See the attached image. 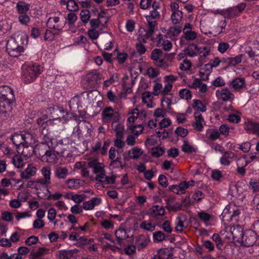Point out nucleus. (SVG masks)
Returning a JSON list of instances; mask_svg holds the SVG:
<instances>
[{
  "mask_svg": "<svg viewBox=\"0 0 259 259\" xmlns=\"http://www.w3.org/2000/svg\"><path fill=\"white\" fill-rule=\"evenodd\" d=\"M27 40L25 35L21 33H16L7 40L6 49L10 56L17 57L24 52V45Z\"/></svg>",
  "mask_w": 259,
  "mask_h": 259,
  "instance_id": "f257e3e1",
  "label": "nucleus"
},
{
  "mask_svg": "<svg viewBox=\"0 0 259 259\" xmlns=\"http://www.w3.org/2000/svg\"><path fill=\"white\" fill-rule=\"evenodd\" d=\"M15 101L13 90L9 86L0 87V115L4 117L11 111Z\"/></svg>",
  "mask_w": 259,
  "mask_h": 259,
  "instance_id": "f03ea898",
  "label": "nucleus"
},
{
  "mask_svg": "<svg viewBox=\"0 0 259 259\" xmlns=\"http://www.w3.org/2000/svg\"><path fill=\"white\" fill-rule=\"evenodd\" d=\"M88 166L93 169V172L96 175V181L106 184H113L115 183L116 176H107L105 175L103 163L99 162L96 159L89 160Z\"/></svg>",
  "mask_w": 259,
  "mask_h": 259,
  "instance_id": "7ed1b4c3",
  "label": "nucleus"
},
{
  "mask_svg": "<svg viewBox=\"0 0 259 259\" xmlns=\"http://www.w3.org/2000/svg\"><path fill=\"white\" fill-rule=\"evenodd\" d=\"M42 69L41 66L37 64L32 65H23L22 66V80L26 83L34 81L42 71Z\"/></svg>",
  "mask_w": 259,
  "mask_h": 259,
  "instance_id": "20e7f679",
  "label": "nucleus"
},
{
  "mask_svg": "<svg viewBox=\"0 0 259 259\" xmlns=\"http://www.w3.org/2000/svg\"><path fill=\"white\" fill-rule=\"evenodd\" d=\"M53 142H54V137L51 133L44 134L42 132V136L41 141L35 147V152L39 155L40 158L51 149H52Z\"/></svg>",
  "mask_w": 259,
  "mask_h": 259,
  "instance_id": "39448f33",
  "label": "nucleus"
},
{
  "mask_svg": "<svg viewBox=\"0 0 259 259\" xmlns=\"http://www.w3.org/2000/svg\"><path fill=\"white\" fill-rule=\"evenodd\" d=\"M242 210V209L241 206H237L233 203H230L224 209L221 217L224 221L238 222Z\"/></svg>",
  "mask_w": 259,
  "mask_h": 259,
  "instance_id": "423d86ee",
  "label": "nucleus"
},
{
  "mask_svg": "<svg viewBox=\"0 0 259 259\" xmlns=\"http://www.w3.org/2000/svg\"><path fill=\"white\" fill-rule=\"evenodd\" d=\"M13 143L16 146L17 149L25 143L31 144L34 141V138L31 133L25 132L23 134H14L11 136Z\"/></svg>",
  "mask_w": 259,
  "mask_h": 259,
  "instance_id": "0eeeda50",
  "label": "nucleus"
},
{
  "mask_svg": "<svg viewBox=\"0 0 259 259\" xmlns=\"http://www.w3.org/2000/svg\"><path fill=\"white\" fill-rule=\"evenodd\" d=\"M164 54L158 49H154L151 54V58L155 64L160 68L166 69L170 65V63L164 58Z\"/></svg>",
  "mask_w": 259,
  "mask_h": 259,
  "instance_id": "6e6552de",
  "label": "nucleus"
},
{
  "mask_svg": "<svg viewBox=\"0 0 259 259\" xmlns=\"http://www.w3.org/2000/svg\"><path fill=\"white\" fill-rule=\"evenodd\" d=\"M227 232V237L234 241L240 243L244 235L243 229L238 225L228 227L226 228Z\"/></svg>",
  "mask_w": 259,
  "mask_h": 259,
  "instance_id": "1a4fd4ad",
  "label": "nucleus"
},
{
  "mask_svg": "<svg viewBox=\"0 0 259 259\" xmlns=\"http://www.w3.org/2000/svg\"><path fill=\"white\" fill-rule=\"evenodd\" d=\"M223 110L228 114L227 120L232 123H237L241 121V113L232 105L225 106Z\"/></svg>",
  "mask_w": 259,
  "mask_h": 259,
  "instance_id": "9d476101",
  "label": "nucleus"
},
{
  "mask_svg": "<svg viewBox=\"0 0 259 259\" xmlns=\"http://www.w3.org/2000/svg\"><path fill=\"white\" fill-rule=\"evenodd\" d=\"M102 119L104 122L109 123L117 122L119 120V115L118 112L115 111L110 107H105L102 112Z\"/></svg>",
  "mask_w": 259,
  "mask_h": 259,
  "instance_id": "9b49d317",
  "label": "nucleus"
},
{
  "mask_svg": "<svg viewBox=\"0 0 259 259\" xmlns=\"http://www.w3.org/2000/svg\"><path fill=\"white\" fill-rule=\"evenodd\" d=\"M170 9L171 12V21L174 24L180 23L183 18V13L179 10V6L176 2H171L170 4Z\"/></svg>",
  "mask_w": 259,
  "mask_h": 259,
  "instance_id": "f8f14e48",
  "label": "nucleus"
},
{
  "mask_svg": "<svg viewBox=\"0 0 259 259\" xmlns=\"http://www.w3.org/2000/svg\"><path fill=\"white\" fill-rule=\"evenodd\" d=\"M256 242V234L252 230H248L244 232L240 243L245 246H251Z\"/></svg>",
  "mask_w": 259,
  "mask_h": 259,
  "instance_id": "ddd939ff",
  "label": "nucleus"
},
{
  "mask_svg": "<svg viewBox=\"0 0 259 259\" xmlns=\"http://www.w3.org/2000/svg\"><path fill=\"white\" fill-rule=\"evenodd\" d=\"M54 141L55 142H53L52 149L57 153L59 154L61 156L62 155L68 148V139H64L57 141L56 139L54 138Z\"/></svg>",
  "mask_w": 259,
  "mask_h": 259,
  "instance_id": "4468645a",
  "label": "nucleus"
},
{
  "mask_svg": "<svg viewBox=\"0 0 259 259\" xmlns=\"http://www.w3.org/2000/svg\"><path fill=\"white\" fill-rule=\"evenodd\" d=\"M215 95L220 100L225 102L232 101L235 98L234 94L227 88L218 90L215 92Z\"/></svg>",
  "mask_w": 259,
  "mask_h": 259,
  "instance_id": "2eb2a0df",
  "label": "nucleus"
},
{
  "mask_svg": "<svg viewBox=\"0 0 259 259\" xmlns=\"http://www.w3.org/2000/svg\"><path fill=\"white\" fill-rule=\"evenodd\" d=\"M189 87L198 90V94L201 97H205L208 91L207 85L205 83H202L198 78H195L193 82L189 84Z\"/></svg>",
  "mask_w": 259,
  "mask_h": 259,
  "instance_id": "dca6fc26",
  "label": "nucleus"
},
{
  "mask_svg": "<svg viewBox=\"0 0 259 259\" xmlns=\"http://www.w3.org/2000/svg\"><path fill=\"white\" fill-rule=\"evenodd\" d=\"M65 25L63 21L60 20L59 17L54 16L49 18L47 22V26L50 29H54L57 30L62 29Z\"/></svg>",
  "mask_w": 259,
  "mask_h": 259,
  "instance_id": "f3484780",
  "label": "nucleus"
},
{
  "mask_svg": "<svg viewBox=\"0 0 259 259\" xmlns=\"http://www.w3.org/2000/svg\"><path fill=\"white\" fill-rule=\"evenodd\" d=\"M192 26L189 23H186L183 29V35L181 37V41L183 38L191 41L193 40L197 37V33L192 30Z\"/></svg>",
  "mask_w": 259,
  "mask_h": 259,
  "instance_id": "a211bd4d",
  "label": "nucleus"
},
{
  "mask_svg": "<svg viewBox=\"0 0 259 259\" xmlns=\"http://www.w3.org/2000/svg\"><path fill=\"white\" fill-rule=\"evenodd\" d=\"M37 168L32 164H28L27 167L20 171V175L22 179L28 180L35 176L36 174Z\"/></svg>",
  "mask_w": 259,
  "mask_h": 259,
  "instance_id": "6ab92c4d",
  "label": "nucleus"
},
{
  "mask_svg": "<svg viewBox=\"0 0 259 259\" xmlns=\"http://www.w3.org/2000/svg\"><path fill=\"white\" fill-rule=\"evenodd\" d=\"M234 158H237L236 154L230 151H225L222 154V156L220 159V162L222 165L228 166L232 162Z\"/></svg>",
  "mask_w": 259,
  "mask_h": 259,
  "instance_id": "aec40b11",
  "label": "nucleus"
},
{
  "mask_svg": "<svg viewBox=\"0 0 259 259\" xmlns=\"http://www.w3.org/2000/svg\"><path fill=\"white\" fill-rule=\"evenodd\" d=\"M130 230L123 228H119L115 231V235L117 238V244L121 247H123L124 246L122 241L130 237Z\"/></svg>",
  "mask_w": 259,
  "mask_h": 259,
  "instance_id": "412c9836",
  "label": "nucleus"
},
{
  "mask_svg": "<svg viewBox=\"0 0 259 259\" xmlns=\"http://www.w3.org/2000/svg\"><path fill=\"white\" fill-rule=\"evenodd\" d=\"M78 250L77 249L68 250H61L57 252V255L59 259H71L77 256Z\"/></svg>",
  "mask_w": 259,
  "mask_h": 259,
  "instance_id": "4be33fe9",
  "label": "nucleus"
},
{
  "mask_svg": "<svg viewBox=\"0 0 259 259\" xmlns=\"http://www.w3.org/2000/svg\"><path fill=\"white\" fill-rule=\"evenodd\" d=\"M195 121L192 123L194 128L198 132L202 131L205 122L200 113L195 112L194 114Z\"/></svg>",
  "mask_w": 259,
  "mask_h": 259,
  "instance_id": "5701e85b",
  "label": "nucleus"
},
{
  "mask_svg": "<svg viewBox=\"0 0 259 259\" xmlns=\"http://www.w3.org/2000/svg\"><path fill=\"white\" fill-rule=\"evenodd\" d=\"M61 155L57 153L53 149L50 150L44 156L40 159L41 161L51 163H55L58 161V157Z\"/></svg>",
  "mask_w": 259,
  "mask_h": 259,
  "instance_id": "b1692460",
  "label": "nucleus"
},
{
  "mask_svg": "<svg viewBox=\"0 0 259 259\" xmlns=\"http://www.w3.org/2000/svg\"><path fill=\"white\" fill-rule=\"evenodd\" d=\"M29 144L25 143L17 149L18 153L26 158L30 157L35 152V148L33 149L32 146H29Z\"/></svg>",
  "mask_w": 259,
  "mask_h": 259,
  "instance_id": "393cba45",
  "label": "nucleus"
},
{
  "mask_svg": "<svg viewBox=\"0 0 259 259\" xmlns=\"http://www.w3.org/2000/svg\"><path fill=\"white\" fill-rule=\"evenodd\" d=\"M204 141L205 142L208 143L209 142L214 141L219 139L220 133L217 129L208 128L206 131Z\"/></svg>",
  "mask_w": 259,
  "mask_h": 259,
  "instance_id": "a878e982",
  "label": "nucleus"
},
{
  "mask_svg": "<svg viewBox=\"0 0 259 259\" xmlns=\"http://www.w3.org/2000/svg\"><path fill=\"white\" fill-rule=\"evenodd\" d=\"M186 219L184 215H179L176 219L175 222V231L177 232H182L187 228Z\"/></svg>",
  "mask_w": 259,
  "mask_h": 259,
  "instance_id": "bb28decb",
  "label": "nucleus"
},
{
  "mask_svg": "<svg viewBox=\"0 0 259 259\" xmlns=\"http://www.w3.org/2000/svg\"><path fill=\"white\" fill-rule=\"evenodd\" d=\"M245 7L244 5H241L237 7L230 8L225 11L224 16L229 18L237 16L242 13Z\"/></svg>",
  "mask_w": 259,
  "mask_h": 259,
  "instance_id": "cd10ccee",
  "label": "nucleus"
},
{
  "mask_svg": "<svg viewBox=\"0 0 259 259\" xmlns=\"http://www.w3.org/2000/svg\"><path fill=\"white\" fill-rule=\"evenodd\" d=\"M244 128L249 134H256L259 135V123L252 121H247L244 123Z\"/></svg>",
  "mask_w": 259,
  "mask_h": 259,
  "instance_id": "c85d7f7f",
  "label": "nucleus"
},
{
  "mask_svg": "<svg viewBox=\"0 0 259 259\" xmlns=\"http://www.w3.org/2000/svg\"><path fill=\"white\" fill-rule=\"evenodd\" d=\"M139 35L137 38L138 41L146 44L148 40H152L153 34L145 30L144 28H140L139 31Z\"/></svg>",
  "mask_w": 259,
  "mask_h": 259,
  "instance_id": "c756f323",
  "label": "nucleus"
},
{
  "mask_svg": "<svg viewBox=\"0 0 259 259\" xmlns=\"http://www.w3.org/2000/svg\"><path fill=\"white\" fill-rule=\"evenodd\" d=\"M102 202V199L99 197H93L90 200L83 202L82 207L86 210L93 209L96 206L99 205Z\"/></svg>",
  "mask_w": 259,
  "mask_h": 259,
  "instance_id": "7c9ffc66",
  "label": "nucleus"
},
{
  "mask_svg": "<svg viewBox=\"0 0 259 259\" xmlns=\"http://www.w3.org/2000/svg\"><path fill=\"white\" fill-rule=\"evenodd\" d=\"M149 241V237L145 235H139L135 237V244L138 249L145 248Z\"/></svg>",
  "mask_w": 259,
  "mask_h": 259,
  "instance_id": "2f4dec72",
  "label": "nucleus"
},
{
  "mask_svg": "<svg viewBox=\"0 0 259 259\" xmlns=\"http://www.w3.org/2000/svg\"><path fill=\"white\" fill-rule=\"evenodd\" d=\"M230 85L235 91L245 88V81L244 78L239 77L233 79L230 82Z\"/></svg>",
  "mask_w": 259,
  "mask_h": 259,
  "instance_id": "473e14b6",
  "label": "nucleus"
},
{
  "mask_svg": "<svg viewBox=\"0 0 259 259\" xmlns=\"http://www.w3.org/2000/svg\"><path fill=\"white\" fill-rule=\"evenodd\" d=\"M67 187L70 189H77L84 184V181L78 179H68L65 182Z\"/></svg>",
  "mask_w": 259,
  "mask_h": 259,
  "instance_id": "72a5a7b5",
  "label": "nucleus"
},
{
  "mask_svg": "<svg viewBox=\"0 0 259 259\" xmlns=\"http://www.w3.org/2000/svg\"><path fill=\"white\" fill-rule=\"evenodd\" d=\"M199 47L195 44H191L184 50L187 56L193 58L198 56Z\"/></svg>",
  "mask_w": 259,
  "mask_h": 259,
  "instance_id": "f704fd0d",
  "label": "nucleus"
},
{
  "mask_svg": "<svg viewBox=\"0 0 259 259\" xmlns=\"http://www.w3.org/2000/svg\"><path fill=\"white\" fill-rule=\"evenodd\" d=\"M192 107L195 111V112H205L207 110L205 105L199 99H194L192 101Z\"/></svg>",
  "mask_w": 259,
  "mask_h": 259,
  "instance_id": "c9c22d12",
  "label": "nucleus"
},
{
  "mask_svg": "<svg viewBox=\"0 0 259 259\" xmlns=\"http://www.w3.org/2000/svg\"><path fill=\"white\" fill-rule=\"evenodd\" d=\"M69 174V170L66 167H57L54 171L55 176L59 179H65Z\"/></svg>",
  "mask_w": 259,
  "mask_h": 259,
  "instance_id": "e433bc0d",
  "label": "nucleus"
},
{
  "mask_svg": "<svg viewBox=\"0 0 259 259\" xmlns=\"http://www.w3.org/2000/svg\"><path fill=\"white\" fill-rule=\"evenodd\" d=\"M237 161V165H240L241 166H238L237 167V171L240 175L243 176L246 172V170L244 167L246 166L250 161H247L244 157L238 158Z\"/></svg>",
  "mask_w": 259,
  "mask_h": 259,
  "instance_id": "4c0bfd02",
  "label": "nucleus"
},
{
  "mask_svg": "<svg viewBox=\"0 0 259 259\" xmlns=\"http://www.w3.org/2000/svg\"><path fill=\"white\" fill-rule=\"evenodd\" d=\"M99 79V73L97 71H93L88 73L84 80L88 82L89 85H93L97 82Z\"/></svg>",
  "mask_w": 259,
  "mask_h": 259,
  "instance_id": "58836bf2",
  "label": "nucleus"
},
{
  "mask_svg": "<svg viewBox=\"0 0 259 259\" xmlns=\"http://www.w3.org/2000/svg\"><path fill=\"white\" fill-rule=\"evenodd\" d=\"M162 98L161 100L162 107L169 108L171 105L174 100V95L172 94H162Z\"/></svg>",
  "mask_w": 259,
  "mask_h": 259,
  "instance_id": "ea45409f",
  "label": "nucleus"
},
{
  "mask_svg": "<svg viewBox=\"0 0 259 259\" xmlns=\"http://www.w3.org/2000/svg\"><path fill=\"white\" fill-rule=\"evenodd\" d=\"M182 150L185 153L191 154L193 152H196L197 150V148L185 139L183 140Z\"/></svg>",
  "mask_w": 259,
  "mask_h": 259,
  "instance_id": "a19ab883",
  "label": "nucleus"
},
{
  "mask_svg": "<svg viewBox=\"0 0 259 259\" xmlns=\"http://www.w3.org/2000/svg\"><path fill=\"white\" fill-rule=\"evenodd\" d=\"M152 94L151 92L147 91L143 92L142 95L143 102L146 103V106L149 108H152L155 106L151 100Z\"/></svg>",
  "mask_w": 259,
  "mask_h": 259,
  "instance_id": "79ce46f5",
  "label": "nucleus"
},
{
  "mask_svg": "<svg viewBox=\"0 0 259 259\" xmlns=\"http://www.w3.org/2000/svg\"><path fill=\"white\" fill-rule=\"evenodd\" d=\"M37 194L38 197H40L41 198H44L48 200H58L60 198H61L63 196V195L59 192H57L52 194L49 189H47V193H45L42 195H40V193L38 191L37 192Z\"/></svg>",
  "mask_w": 259,
  "mask_h": 259,
  "instance_id": "37998d69",
  "label": "nucleus"
},
{
  "mask_svg": "<svg viewBox=\"0 0 259 259\" xmlns=\"http://www.w3.org/2000/svg\"><path fill=\"white\" fill-rule=\"evenodd\" d=\"M51 183L42 179H38L37 180L35 181L34 183V188L37 191H41L45 189L47 193V189H48V185Z\"/></svg>",
  "mask_w": 259,
  "mask_h": 259,
  "instance_id": "c03bdc74",
  "label": "nucleus"
},
{
  "mask_svg": "<svg viewBox=\"0 0 259 259\" xmlns=\"http://www.w3.org/2000/svg\"><path fill=\"white\" fill-rule=\"evenodd\" d=\"M142 150L138 147H135L128 151L127 156L129 159H138L142 154Z\"/></svg>",
  "mask_w": 259,
  "mask_h": 259,
  "instance_id": "a18cd8bd",
  "label": "nucleus"
},
{
  "mask_svg": "<svg viewBox=\"0 0 259 259\" xmlns=\"http://www.w3.org/2000/svg\"><path fill=\"white\" fill-rule=\"evenodd\" d=\"M16 8L19 14H26L29 10L30 5L23 1H19L17 3Z\"/></svg>",
  "mask_w": 259,
  "mask_h": 259,
  "instance_id": "49530a36",
  "label": "nucleus"
},
{
  "mask_svg": "<svg viewBox=\"0 0 259 259\" xmlns=\"http://www.w3.org/2000/svg\"><path fill=\"white\" fill-rule=\"evenodd\" d=\"M139 110L137 108L133 109L131 112H130L127 119V126H129L133 125L135 120L139 118Z\"/></svg>",
  "mask_w": 259,
  "mask_h": 259,
  "instance_id": "de8ad7c7",
  "label": "nucleus"
},
{
  "mask_svg": "<svg viewBox=\"0 0 259 259\" xmlns=\"http://www.w3.org/2000/svg\"><path fill=\"white\" fill-rule=\"evenodd\" d=\"M182 30L180 27L178 26H173L169 28L167 32V35L170 38L178 36L181 33Z\"/></svg>",
  "mask_w": 259,
  "mask_h": 259,
  "instance_id": "09e8293b",
  "label": "nucleus"
},
{
  "mask_svg": "<svg viewBox=\"0 0 259 259\" xmlns=\"http://www.w3.org/2000/svg\"><path fill=\"white\" fill-rule=\"evenodd\" d=\"M41 174L43 177L42 179L51 183V169L49 166H44L40 170Z\"/></svg>",
  "mask_w": 259,
  "mask_h": 259,
  "instance_id": "8fccbe9b",
  "label": "nucleus"
},
{
  "mask_svg": "<svg viewBox=\"0 0 259 259\" xmlns=\"http://www.w3.org/2000/svg\"><path fill=\"white\" fill-rule=\"evenodd\" d=\"M69 106L71 110L75 111L79 106H81L80 103L79 96H74L69 101Z\"/></svg>",
  "mask_w": 259,
  "mask_h": 259,
  "instance_id": "3c124183",
  "label": "nucleus"
},
{
  "mask_svg": "<svg viewBox=\"0 0 259 259\" xmlns=\"http://www.w3.org/2000/svg\"><path fill=\"white\" fill-rule=\"evenodd\" d=\"M179 95L181 99L190 100L192 98L191 92L188 89H183L179 91Z\"/></svg>",
  "mask_w": 259,
  "mask_h": 259,
  "instance_id": "603ef678",
  "label": "nucleus"
},
{
  "mask_svg": "<svg viewBox=\"0 0 259 259\" xmlns=\"http://www.w3.org/2000/svg\"><path fill=\"white\" fill-rule=\"evenodd\" d=\"M147 24L145 30L154 35V32L155 30L157 29V21H147Z\"/></svg>",
  "mask_w": 259,
  "mask_h": 259,
  "instance_id": "864d4df0",
  "label": "nucleus"
},
{
  "mask_svg": "<svg viewBox=\"0 0 259 259\" xmlns=\"http://www.w3.org/2000/svg\"><path fill=\"white\" fill-rule=\"evenodd\" d=\"M249 188L253 193L259 192V180L256 178H251L249 182Z\"/></svg>",
  "mask_w": 259,
  "mask_h": 259,
  "instance_id": "5fc2aeb1",
  "label": "nucleus"
},
{
  "mask_svg": "<svg viewBox=\"0 0 259 259\" xmlns=\"http://www.w3.org/2000/svg\"><path fill=\"white\" fill-rule=\"evenodd\" d=\"M12 161L14 166L18 168H22L25 165L21 156L19 155H14Z\"/></svg>",
  "mask_w": 259,
  "mask_h": 259,
  "instance_id": "6e6d98bb",
  "label": "nucleus"
},
{
  "mask_svg": "<svg viewBox=\"0 0 259 259\" xmlns=\"http://www.w3.org/2000/svg\"><path fill=\"white\" fill-rule=\"evenodd\" d=\"M152 210L155 216H162L165 214V209L162 206L154 205L152 207Z\"/></svg>",
  "mask_w": 259,
  "mask_h": 259,
  "instance_id": "4d7b16f0",
  "label": "nucleus"
},
{
  "mask_svg": "<svg viewBox=\"0 0 259 259\" xmlns=\"http://www.w3.org/2000/svg\"><path fill=\"white\" fill-rule=\"evenodd\" d=\"M140 228L148 231L152 232L155 230V225L154 224L145 221L140 224Z\"/></svg>",
  "mask_w": 259,
  "mask_h": 259,
  "instance_id": "13d9d810",
  "label": "nucleus"
},
{
  "mask_svg": "<svg viewBox=\"0 0 259 259\" xmlns=\"http://www.w3.org/2000/svg\"><path fill=\"white\" fill-rule=\"evenodd\" d=\"M116 138H123L124 127L122 124L118 123L114 127Z\"/></svg>",
  "mask_w": 259,
  "mask_h": 259,
  "instance_id": "bf43d9fd",
  "label": "nucleus"
},
{
  "mask_svg": "<svg viewBox=\"0 0 259 259\" xmlns=\"http://www.w3.org/2000/svg\"><path fill=\"white\" fill-rule=\"evenodd\" d=\"M242 57V54H239L234 58H228L227 62L230 65L235 66L241 62Z\"/></svg>",
  "mask_w": 259,
  "mask_h": 259,
  "instance_id": "052dcab7",
  "label": "nucleus"
},
{
  "mask_svg": "<svg viewBox=\"0 0 259 259\" xmlns=\"http://www.w3.org/2000/svg\"><path fill=\"white\" fill-rule=\"evenodd\" d=\"M128 127L132 131V133L136 136H139L140 135L144 130V127L142 124H139L137 125H132Z\"/></svg>",
  "mask_w": 259,
  "mask_h": 259,
  "instance_id": "680f3d73",
  "label": "nucleus"
},
{
  "mask_svg": "<svg viewBox=\"0 0 259 259\" xmlns=\"http://www.w3.org/2000/svg\"><path fill=\"white\" fill-rule=\"evenodd\" d=\"M160 14L159 12L155 9L150 11V14L146 16V20L157 21L160 18Z\"/></svg>",
  "mask_w": 259,
  "mask_h": 259,
  "instance_id": "e2e57ef3",
  "label": "nucleus"
},
{
  "mask_svg": "<svg viewBox=\"0 0 259 259\" xmlns=\"http://www.w3.org/2000/svg\"><path fill=\"white\" fill-rule=\"evenodd\" d=\"M36 123L40 126L41 125H44V124H52V121L50 119H48V117L47 115H43L36 119Z\"/></svg>",
  "mask_w": 259,
  "mask_h": 259,
  "instance_id": "0e129e2a",
  "label": "nucleus"
},
{
  "mask_svg": "<svg viewBox=\"0 0 259 259\" xmlns=\"http://www.w3.org/2000/svg\"><path fill=\"white\" fill-rule=\"evenodd\" d=\"M18 19L20 24L24 25H27L30 22V18L26 14H19Z\"/></svg>",
  "mask_w": 259,
  "mask_h": 259,
  "instance_id": "69168bd1",
  "label": "nucleus"
},
{
  "mask_svg": "<svg viewBox=\"0 0 259 259\" xmlns=\"http://www.w3.org/2000/svg\"><path fill=\"white\" fill-rule=\"evenodd\" d=\"M169 254L164 250L161 249L158 251L152 259H169Z\"/></svg>",
  "mask_w": 259,
  "mask_h": 259,
  "instance_id": "338daca9",
  "label": "nucleus"
},
{
  "mask_svg": "<svg viewBox=\"0 0 259 259\" xmlns=\"http://www.w3.org/2000/svg\"><path fill=\"white\" fill-rule=\"evenodd\" d=\"M165 235L162 231H156L153 234V240L154 241L160 242L165 239Z\"/></svg>",
  "mask_w": 259,
  "mask_h": 259,
  "instance_id": "774afa93",
  "label": "nucleus"
}]
</instances>
